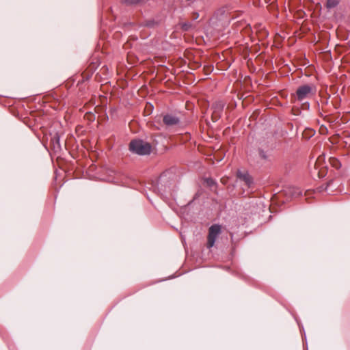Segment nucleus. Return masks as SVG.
Listing matches in <instances>:
<instances>
[{
    "label": "nucleus",
    "instance_id": "3",
    "mask_svg": "<svg viewBox=\"0 0 350 350\" xmlns=\"http://www.w3.org/2000/svg\"><path fill=\"white\" fill-rule=\"evenodd\" d=\"M221 233V226L219 224H213L209 227L207 235L206 246L208 249L212 248L217 239Z\"/></svg>",
    "mask_w": 350,
    "mask_h": 350
},
{
    "label": "nucleus",
    "instance_id": "7",
    "mask_svg": "<svg viewBox=\"0 0 350 350\" xmlns=\"http://www.w3.org/2000/svg\"><path fill=\"white\" fill-rule=\"evenodd\" d=\"M339 4V0H327L326 8L332 9L336 7Z\"/></svg>",
    "mask_w": 350,
    "mask_h": 350
},
{
    "label": "nucleus",
    "instance_id": "8",
    "mask_svg": "<svg viewBox=\"0 0 350 350\" xmlns=\"http://www.w3.org/2000/svg\"><path fill=\"white\" fill-rule=\"evenodd\" d=\"M329 163L332 165V166L336 169H339L341 167L340 162L336 158H330Z\"/></svg>",
    "mask_w": 350,
    "mask_h": 350
},
{
    "label": "nucleus",
    "instance_id": "5",
    "mask_svg": "<svg viewBox=\"0 0 350 350\" xmlns=\"http://www.w3.org/2000/svg\"><path fill=\"white\" fill-rule=\"evenodd\" d=\"M163 122L167 126H172L179 124L180 120L177 116L167 113L163 116Z\"/></svg>",
    "mask_w": 350,
    "mask_h": 350
},
{
    "label": "nucleus",
    "instance_id": "13",
    "mask_svg": "<svg viewBox=\"0 0 350 350\" xmlns=\"http://www.w3.org/2000/svg\"><path fill=\"white\" fill-rule=\"evenodd\" d=\"M198 16H199L198 13L195 12V13L193 14V19H197L198 18Z\"/></svg>",
    "mask_w": 350,
    "mask_h": 350
},
{
    "label": "nucleus",
    "instance_id": "10",
    "mask_svg": "<svg viewBox=\"0 0 350 350\" xmlns=\"http://www.w3.org/2000/svg\"><path fill=\"white\" fill-rule=\"evenodd\" d=\"M319 132L321 135H325L327 133V129L326 126L322 125L319 129Z\"/></svg>",
    "mask_w": 350,
    "mask_h": 350
},
{
    "label": "nucleus",
    "instance_id": "14",
    "mask_svg": "<svg viewBox=\"0 0 350 350\" xmlns=\"http://www.w3.org/2000/svg\"><path fill=\"white\" fill-rule=\"evenodd\" d=\"M304 105H305L306 107H309V105H308V104H307V105H306V104H304Z\"/></svg>",
    "mask_w": 350,
    "mask_h": 350
},
{
    "label": "nucleus",
    "instance_id": "1",
    "mask_svg": "<svg viewBox=\"0 0 350 350\" xmlns=\"http://www.w3.org/2000/svg\"><path fill=\"white\" fill-rule=\"evenodd\" d=\"M317 92V88L312 83H307L299 85L295 93L292 95V98H295L298 101H303L305 99L314 96Z\"/></svg>",
    "mask_w": 350,
    "mask_h": 350
},
{
    "label": "nucleus",
    "instance_id": "2",
    "mask_svg": "<svg viewBox=\"0 0 350 350\" xmlns=\"http://www.w3.org/2000/svg\"><path fill=\"white\" fill-rule=\"evenodd\" d=\"M151 145L142 139H133L129 144V150L139 155L149 154L151 152Z\"/></svg>",
    "mask_w": 350,
    "mask_h": 350
},
{
    "label": "nucleus",
    "instance_id": "6",
    "mask_svg": "<svg viewBox=\"0 0 350 350\" xmlns=\"http://www.w3.org/2000/svg\"><path fill=\"white\" fill-rule=\"evenodd\" d=\"M51 143L53 144V148H61V145L59 143V137L57 134H55L52 138H51Z\"/></svg>",
    "mask_w": 350,
    "mask_h": 350
},
{
    "label": "nucleus",
    "instance_id": "11",
    "mask_svg": "<svg viewBox=\"0 0 350 350\" xmlns=\"http://www.w3.org/2000/svg\"><path fill=\"white\" fill-rule=\"evenodd\" d=\"M206 184H207L208 186H210V187H211V186H213V185H215V181H214L212 178H206Z\"/></svg>",
    "mask_w": 350,
    "mask_h": 350
},
{
    "label": "nucleus",
    "instance_id": "4",
    "mask_svg": "<svg viewBox=\"0 0 350 350\" xmlns=\"http://www.w3.org/2000/svg\"><path fill=\"white\" fill-rule=\"evenodd\" d=\"M237 177L243 181L248 187H250L253 183L252 177L246 171L242 172L241 170H238L237 172Z\"/></svg>",
    "mask_w": 350,
    "mask_h": 350
},
{
    "label": "nucleus",
    "instance_id": "12",
    "mask_svg": "<svg viewBox=\"0 0 350 350\" xmlns=\"http://www.w3.org/2000/svg\"><path fill=\"white\" fill-rule=\"evenodd\" d=\"M260 155L262 159H267V156L263 150H260Z\"/></svg>",
    "mask_w": 350,
    "mask_h": 350
},
{
    "label": "nucleus",
    "instance_id": "9",
    "mask_svg": "<svg viewBox=\"0 0 350 350\" xmlns=\"http://www.w3.org/2000/svg\"><path fill=\"white\" fill-rule=\"evenodd\" d=\"M180 25L181 29L185 31H189L192 27V25L190 23H182Z\"/></svg>",
    "mask_w": 350,
    "mask_h": 350
}]
</instances>
